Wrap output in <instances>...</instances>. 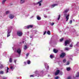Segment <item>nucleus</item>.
<instances>
[{
	"mask_svg": "<svg viewBox=\"0 0 79 79\" xmlns=\"http://www.w3.org/2000/svg\"><path fill=\"white\" fill-rule=\"evenodd\" d=\"M17 53H18L19 55V56H20L21 53V49L20 48H18L17 51Z\"/></svg>",
	"mask_w": 79,
	"mask_h": 79,
	"instance_id": "nucleus-1",
	"label": "nucleus"
},
{
	"mask_svg": "<svg viewBox=\"0 0 79 79\" xmlns=\"http://www.w3.org/2000/svg\"><path fill=\"white\" fill-rule=\"evenodd\" d=\"M17 35L19 37H21L22 36V35H23V32L20 31H17Z\"/></svg>",
	"mask_w": 79,
	"mask_h": 79,
	"instance_id": "nucleus-2",
	"label": "nucleus"
},
{
	"mask_svg": "<svg viewBox=\"0 0 79 79\" xmlns=\"http://www.w3.org/2000/svg\"><path fill=\"white\" fill-rule=\"evenodd\" d=\"M70 42V40H67L65 41L64 45L66 46L67 44H69V43Z\"/></svg>",
	"mask_w": 79,
	"mask_h": 79,
	"instance_id": "nucleus-3",
	"label": "nucleus"
},
{
	"mask_svg": "<svg viewBox=\"0 0 79 79\" xmlns=\"http://www.w3.org/2000/svg\"><path fill=\"white\" fill-rule=\"evenodd\" d=\"M42 1H40V2H38L37 3H36V5H37L39 6H41V5H42Z\"/></svg>",
	"mask_w": 79,
	"mask_h": 79,
	"instance_id": "nucleus-4",
	"label": "nucleus"
},
{
	"mask_svg": "<svg viewBox=\"0 0 79 79\" xmlns=\"http://www.w3.org/2000/svg\"><path fill=\"white\" fill-rule=\"evenodd\" d=\"M15 17V15L13 14H10L9 16V18L10 19H13Z\"/></svg>",
	"mask_w": 79,
	"mask_h": 79,
	"instance_id": "nucleus-5",
	"label": "nucleus"
},
{
	"mask_svg": "<svg viewBox=\"0 0 79 79\" xmlns=\"http://www.w3.org/2000/svg\"><path fill=\"white\" fill-rule=\"evenodd\" d=\"M45 68H46L47 70H48L49 68V66L47 65V63H45L44 64Z\"/></svg>",
	"mask_w": 79,
	"mask_h": 79,
	"instance_id": "nucleus-6",
	"label": "nucleus"
},
{
	"mask_svg": "<svg viewBox=\"0 0 79 79\" xmlns=\"http://www.w3.org/2000/svg\"><path fill=\"white\" fill-rule=\"evenodd\" d=\"M8 33L7 35V37H10V33H11V31L10 30H8L7 31Z\"/></svg>",
	"mask_w": 79,
	"mask_h": 79,
	"instance_id": "nucleus-7",
	"label": "nucleus"
},
{
	"mask_svg": "<svg viewBox=\"0 0 79 79\" xmlns=\"http://www.w3.org/2000/svg\"><path fill=\"white\" fill-rule=\"evenodd\" d=\"M10 69H11L12 71H13V69H15V66L14 65H13V66H11L10 67Z\"/></svg>",
	"mask_w": 79,
	"mask_h": 79,
	"instance_id": "nucleus-8",
	"label": "nucleus"
},
{
	"mask_svg": "<svg viewBox=\"0 0 79 79\" xmlns=\"http://www.w3.org/2000/svg\"><path fill=\"white\" fill-rule=\"evenodd\" d=\"M59 73H60V70H58L56 71V72L55 73V75L56 76L58 75V74H59Z\"/></svg>",
	"mask_w": 79,
	"mask_h": 79,
	"instance_id": "nucleus-9",
	"label": "nucleus"
},
{
	"mask_svg": "<svg viewBox=\"0 0 79 79\" xmlns=\"http://www.w3.org/2000/svg\"><path fill=\"white\" fill-rule=\"evenodd\" d=\"M68 11H69V9H66L64 11V13L65 15V16H66V13H67V12H68Z\"/></svg>",
	"mask_w": 79,
	"mask_h": 79,
	"instance_id": "nucleus-10",
	"label": "nucleus"
},
{
	"mask_svg": "<svg viewBox=\"0 0 79 79\" xmlns=\"http://www.w3.org/2000/svg\"><path fill=\"white\" fill-rule=\"evenodd\" d=\"M65 56V53H62L60 55V57L61 58H63V57H64Z\"/></svg>",
	"mask_w": 79,
	"mask_h": 79,
	"instance_id": "nucleus-11",
	"label": "nucleus"
},
{
	"mask_svg": "<svg viewBox=\"0 0 79 79\" xmlns=\"http://www.w3.org/2000/svg\"><path fill=\"white\" fill-rule=\"evenodd\" d=\"M58 4H52L51 5V8H53V7H55V6H58Z\"/></svg>",
	"mask_w": 79,
	"mask_h": 79,
	"instance_id": "nucleus-12",
	"label": "nucleus"
},
{
	"mask_svg": "<svg viewBox=\"0 0 79 79\" xmlns=\"http://www.w3.org/2000/svg\"><path fill=\"white\" fill-rule=\"evenodd\" d=\"M69 14H68L66 16L65 19H66V21H68V19H69Z\"/></svg>",
	"mask_w": 79,
	"mask_h": 79,
	"instance_id": "nucleus-13",
	"label": "nucleus"
},
{
	"mask_svg": "<svg viewBox=\"0 0 79 79\" xmlns=\"http://www.w3.org/2000/svg\"><path fill=\"white\" fill-rule=\"evenodd\" d=\"M25 3V1L23 0H20V4H23Z\"/></svg>",
	"mask_w": 79,
	"mask_h": 79,
	"instance_id": "nucleus-14",
	"label": "nucleus"
},
{
	"mask_svg": "<svg viewBox=\"0 0 79 79\" xmlns=\"http://www.w3.org/2000/svg\"><path fill=\"white\" fill-rule=\"evenodd\" d=\"M36 73H37V72H35V75L33 74V75H30V77H35V76H36L37 75V74Z\"/></svg>",
	"mask_w": 79,
	"mask_h": 79,
	"instance_id": "nucleus-15",
	"label": "nucleus"
},
{
	"mask_svg": "<svg viewBox=\"0 0 79 79\" xmlns=\"http://www.w3.org/2000/svg\"><path fill=\"white\" fill-rule=\"evenodd\" d=\"M27 29H29L30 27L32 28L33 27V25H30L29 26H27Z\"/></svg>",
	"mask_w": 79,
	"mask_h": 79,
	"instance_id": "nucleus-16",
	"label": "nucleus"
},
{
	"mask_svg": "<svg viewBox=\"0 0 79 79\" xmlns=\"http://www.w3.org/2000/svg\"><path fill=\"white\" fill-rule=\"evenodd\" d=\"M53 52H54V53H57V52H58V50H56V49H54V50H53Z\"/></svg>",
	"mask_w": 79,
	"mask_h": 79,
	"instance_id": "nucleus-17",
	"label": "nucleus"
},
{
	"mask_svg": "<svg viewBox=\"0 0 79 79\" xmlns=\"http://www.w3.org/2000/svg\"><path fill=\"white\" fill-rule=\"evenodd\" d=\"M27 61L28 64H31V61L29 60H27Z\"/></svg>",
	"mask_w": 79,
	"mask_h": 79,
	"instance_id": "nucleus-18",
	"label": "nucleus"
},
{
	"mask_svg": "<svg viewBox=\"0 0 79 79\" xmlns=\"http://www.w3.org/2000/svg\"><path fill=\"white\" fill-rule=\"evenodd\" d=\"M12 61H13V59L11 58H10L9 62L10 63H12Z\"/></svg>",
	"mask_w": 79,
	"mask_h": 79,
	"instance_id": "nucleus-19",
	"label": "nucleus"
},
{
	"mask_svg": "<svg viewBox=\"0 0 79 79\" xmlns=\"http://www.w3.org/2000/svg\"><path fill=\"white\" fill-rule=\"evenodd\" d=\"M79 42H77V44L75 45V47H79Z\"/></svg>",
	"mask_w": 79,
	"mask_h": 79,
	"instance_id": "nucleus-20",
	"label": "nucleus"
},
{
	"mask_svg": "<svg viewBox=\"0 0 79 79\" xmlns=\"http://www.w3.org/2000/svg\"><path fill=\"white\" fill-rule=\"evenodd\" d=\"M6 0H3L2 2V4H5V2H6Z\"/></svg>",
	"mask_w": 79,
	"mask_h": 79,
	"instance_id": "nucleus-21",
	"label": "nucleus"
},
{
	"mask_svg": "<svg viewBox=\"0 0 79 79\" xmlns=\"http://www.w3.org/2000/svg\"><path fill=\"white\" fill-rule=\"evenodd\" d=\"M66 69L68 71H69L71 69V68L70 67H67Z\"/></svg>",
	"mask_w": 79,
	"mask_h": 79,
	"instance_id": "nucleus-22",
	"label": "nucleus"
},
{
	"mask_svg": "<svg viewBox=\"0 0 79 79\" xmlns=\"http://www.w3.org/2000/svg\"><path fill=\"white\" fill-rule=\"evenodd\" d=\"M37 19L38 20H40V19H41V18H40V17L39 16H37Z\"/></svg>",
	"mask_w": 79,
	"mask_h": 79,
	"instance_id": "nucleus-23",
	"label": "nucleus"
},
{
	"mask_svg": "<svg viewBox=\"0 0 79 79\" xmlns=\"http://www.w3.org/2000/svg\"><path fill=\"white\" fill-rule=\"evenodd\" d=\"M70 49V48H65V50H69Z\"/></svg>",
	"mask_w": 79,
	"mask_h": 79,
	"instance_id": "nucleus-24",
	"label": "nucleus"
},
{
	"mask_svg": "<svg viewBox=\"0 0 79 79\" xmlns=\"http://www.w3.org/2000/svg\"><path fill=\"white\" fill-rule=\"evenodd\" d=\"M4 74V72L3 71H0V74Z\"/></svg>",
	"mask_w": 79,
	"mask_h": 79,
	"instance_id": "nucleus-25",
	"label": "nucleus"
},
{
	"mask_svg": "<svg viewBox=\"0 0 79 79\" xmlns=\"http://www.w3.org/2000/svg\"><path fill=\"white\" fill-rule=\"evenodd\" d=\"M8 70H9V68L8 67H7L6 73V74H7V73H8Z\"/></svg>",
	"mask_w": 79,
	"mask_h": 79,
	"instance_id": "nucleus-26",
	"label": "nucleus"
},
{
	"mask_svg": "<svg viewBox=\"0 0 79 79\" xmlns=\"http://www.w3.org/2000/svg\"><path fill=\"white\" fill-rule=\"evenodd\" d=\"M24 50H26L27 48V46L25 45L24 46Z\"/></svg>",
	"mask_w": 79,
	"mask_h": 79,
	"instance_id": "nucleus-27",
	"label": "nucleus"
},
{
	"mask_svg": "<svg viewBox=\"0 0 79 79\" xmlns=\"http://www.w3.org/2000/svg\"><path fill=\"white\" fill-rule=\"evenodd\" d=\"M47 34H48V35H50V31H48L47 32Z\"/></svg>",
	"mask_w": 79,
	"mask_h": 79,
	"instance_id": "nucleus-28",
	"label": "nucleus"
},
{
	"mask_svg": "<svg viewBox=\"0 0 79 79\" xmlns=\"http://www.w3.org/2000/svg\"><path fill=\"white\" fill-rule=\"evenodd\" d=\"M10 11H6V15H8V14H9V13H10Z\"/></svg>",
	"mask_w": 79,
	"mask_h": 79,
	"instance_id": "nucleus-29",
	"label": "nucleus"
},
{
	"mask_svg": "<svg viewBox=\"0 0 79 79\" xmlns=\"http://www.w3.org/2000/svg\"><path fill=\"white\" fill-rule=\"evenodd\" d=\"M60 17H61V15H59L58 16V20H59L60 19Z\"/></svg>",
	"mask_w": 79,
	"mask_h": 79,
	"instance_id": "nucleus-30",
	"label": "nucleus"
},
{
	"mask_svg": "<svg viewBox=\"0 0 79 79\" xmlns=\"http://www.w3.org/2000/svg\"><path fill=\"white\" fill-rule=\"evenodd\" d=\"M79 73H77V74L76 75V77H79Z\"/></svg>",
	"mask_w": 79,
	"mask_h": 79,
	"instance_id": "nucleus-31",
	"label": "nucleus"
},
{
	"mask_svg": "<svg viewBox=\"0 0 79 79\" xmlns=\"http://www.w3.org/2000/svg\"><path fill=\"white\" fill-rule=\"evenodd\" d=\"M54 57V56L52 55H50V57L51 58H53Z\"/></svg>",
	"mask_w": 79,
	"mask_h": 79,
	"instance_id": "nucleus-32",
	"label": "nucleus"
},
{
	"mask_svg": "<svg viewBox=\"0 0 79 79\" xmlns=\"http://www.w3.org/2000/svg\"><path fill=\"white\" fill-rule=\"evenodd\" d=\"M69 61H68L67 62V64L66 65H69Z\"/></svg>",
	"mask_w": 79,
	"mask_h": 79,
	"instance_id": "nucleus-33",
	"label": "nucleus"
},
{
	"mask_svg": "<svg viewBox=\"0 0 79 79\" xmlns=\"http://www.w3.org/2000/svg\"><path fill=\"white\" fill-rule=\"evenodd\" d=\"M63 40V38H62L60 39V42H62Z\"/></svg>",
	"mask_w": 79,
	"mask_h": 79,
	"instance_id": "nucleus-34",
	"label": "nucleus"
},
{
	"mask_svg": "<svg viewBox=\"0 0 79 79\" xmlns=\"http://www.w3.org/2000/svg\"><path fill=\"white\" fill-rule=\"evenodd\" d=\"M3 65H1V66H0V69H2V68H3Z\"/></svg>",
	"mask_w": 79,
	"mask_h": 79,
	"instance_id": "nucleus-35",
	"label": "nucleus"
},
{
	"mask_svg": "<svg viewBox=\"0 0 79 79\" xmlns=\"http://www.w3.org/2000/svg\"><path fill=\"white\" fill-rule=\"evenodd\" d=\"M63 62L64 63H65V62H66V60L65 59H64L63 60Z\"/></svg>",
	"mask_w": 79,
	"mask_h": 79,
	"instance_id": "nucleus-36",
	"label": "nucleus"
},
{
	"mask_svg": "<svg viewBox=\"0 0 79 79\" xmlns=\"http://www.w3.org/2000/svg\"><path fill=\"white\" fill-rule=\"evenodd\" d=\"M73 23V20H70L69 21V23L70 24H72Z\"/></svg>",
	"mask_w": 79,
	"mask_h": 79,
	"instance_id": "nucleus-37",
	"label": "nucleus"
},
{
	"mask_svg": "<svg viewBox=\"0 0 79 79\" xmlns=\"http://www.w3.org/2000/svg\"><path fill=\"white\" fill-rule=\"evenodd\" d=\"M24 29H27V26H26L24 27Z\"/></svg>",
	"mask_w": 79,
	"mask_h": 79,
	"instance_id": "nucleus-38",
	"label": "nucleus"
},
{
	"mask_svg": "<svg viewBox=\"0 0 79 79\" xmlns=\"http://www.w3.org/2000/svg\"><path fill=\"white\" fill-rule=\"evenodd\" d=\"M59 78V77H56L55 78V79H58Z\"/></svg>",
	"mask_w": 79,
	"mask_h": 79,
	"instance_id": "nucleus-39",
	"label": "nucleus"
},
{
	"mask_svg": "<svg viewBox=\"0 0 79 79\" xmlns=\"http://www.w3.org/2000/svg\"><path fill=\"white\" fill-rule=\"evenodd\" d=\"M51 26H53L54 25V23H51Z\"/></svg>",
	"mask_w": 79,
	"mask_h": 79,
	"instance_id": "nucleus-40",
	"label": "nucleus"
},
{
	"mask_svg": "<svg viewBox=\"0 0 79 79\" xmlns=\"http://www.w3.org/2000/svg\"><path fill=\"white\" fill-rule=\"evenodd\" d=\"M46 32H47V31H45V32L44 31V33L43 34V35H45V34H46Z\"/></svg>",
	"mask_w": 79,
	"mask_h": 79,
	"instance_id": "nucleus-41",
	"label": "nucleus"
},
{
	"mask_svg": "<svg viewBox=\"0 0 79 79\" xmlns=\"http://www.w3.org/2000/svg\"><path fill=\"white\" fill-rule=\"evenodd\" d=\"M73 44H71L70 45V47H73Z\"/></svg>",
	"mask_w": 79,
	"mask_h": 79,
	"instance_id": "nucleus-42",
	"label": "nucleus"
},
{
	"mask_svg": "<svg viewBox=\"0 0 79 79\" xmlns=\"http://www.w3.org/2000/svg\"><path fill=\"white\" fill-rule=\"evenodd\" d=\"M71 79V77H68V79Z\"/></svg>",
	"mask_w": 79,
	"mask_h": 79,
	"instance_id": "nucleus-43",
	"label": "nucleus"
},
{
	"mask_svg": "<svg viewBox=\"0 0 79 79\" xmlns=\"http://www.w3.org/2000/svg\"><path fill=\"white\" fill-rule=\"evenodd\" d=\"M29 55V53H27L26 54V56H27Z\"/></svg>",
	"mask_w": 79,
	"mask_h": 79,
	"instance_id": "nucleus-44",
	"label": "nucleus"
},
{
	"mask_svg": "<svg viewBox=\"0 0 79 79\" xmlns=\"http://www.w3.org/2000/svg\"><path fill=\"white\" fill-rule=\"evenodd\" d=\"M16 60H14V62L15 63V64H16Z\"/></svg>",
	"mask_w": 79,
	"mask_h": 79,
	"instance_id": "nucleus-45",
	"label": "nucleus"
},
{
	"mask_svg": "<svg viewBox=\"0 0 79 79\" xmlns=\"http://www.w3.org/2000/svg\"><path fill=\"white\" fill-rule=\"evenodd\" d=\"M30 38H32V35H30Z\"/></svg>",
	"mask_w": 79,
	"mask_h": 79,
	"instance_id": "nucleus-46",
	"label": "nucleus"
},
{
	"mask_svg": "<svg viewBox=\"0 0 79 79\" xmlns=\"http://www.w3.org/2000/svg\"><path fill=\"white\" fill-rule=\"evenodd\" d=\"M44 17L45 18H47V15H44Z\"/></svg>",
	"mask_w": 79,
	"mask_h": 79,
	"instance_id": "nucleus-47",
	"label": "nucleus"
},
{
	"mask_svg": "<svg viewBox=\"0 0 79 79\" xmlns=\"http://www.w3.org/2000/svg\"><path fill=\"white\" fill-rule=\"evenodd\" d=\"M44 72V71H42L41 72V74H42L43 73V72Z\"/></svg>",
	"mask_w": 79,
	"mask_h": 79,
	"instance_id": "nucleus-48",
	"label": "nucleus"
},
{
	"mask_svg": "<svg viewBox=\"0 0 79 79\" xmlns=\"http://www.w3.org/2000/svg\"><path fill=\"white\" fill-rule=\"evenodd\" d=\"M24 64H26V62H24Z\"/></svg>",
	"mask_w": 79,
	"mask_h": 79,
	"instance_id": "nucleus-49",
	"label": "nucleus"
},
{
	"mask_svg": "<svg viewBox=\"0 0 79 79\" xmlns=\"http://www.w3.org/2000/svg\"><path fill=\"white\" fill-rule=\"evenodd\" d=\"M35 32H37V30H35Z\"/></svg>",
	"mask_w": 79,
	"mask_h": 79,
	"instance_id": "nucleus-50",
	"label": "nucleus"
},
{
	"mask_svg": "<svg viewBox=\"0 0 79 79\" xmlns=\"http://www.w3.org/2000/svg\"><path fill=\"white\" fill-rule=\"evenodd\" d=\"M50 42H52V41H50Z\"/></svg>",
	"mask_w": 79,
	"mask_h": 79,
	"instance_id": "nucleus-51",
	"label": "nucleus"
},
{
	"mask_svg": "<svg viewBox=\"0 0 79 79\" xmlns=\"http://www.w3.org/2000/svg\"><path fill=\"white\" fill-rule=\"evenodd\" d=\"M73 21H74V19H73Z\"/></svg>",
	"mask_w": 79,
	"mask_h": 79,
	"instance_id": "nucleus-52",
	"label": "nucleus"
},
{
	"mask_svg": "<svg viewBox=\"0 0 79 79\" xmlns=\"http://www.w3.org/2000/svg\"><path fill=\"white\" fill-rule=\"evenodd\" d=\"M33 17V16L32 17H31V18H32Z\"/></svg>",
	"mask_w": 79,
	"mask_h": 79,
	"instance_id": "nucleus-53",
	"label": "nucleus"
},
{
	"mask_svg": "<svg viewBox=\"0 0 79 79\" xmlns=\"http://www.w3.org/2000/svg\"><path fill=\"white\" fill-rule=\"evenodd\" d=\"M5 54V53H4L3 54V55H4Z\"/></svg>",
	"mask_w": 79,
	"mask_h": 79,
	"instance_id": "nucleus-54",
	"label": "nucleus"
},
{
	"mask_svg": "<svg viewBox=\"0 0 79 79\" xmlns=\"http://www.w3.org/2000/svg\"><path fill=\"white\" fill-rule=\"evenodd\" d=\"M24 41H23V43H24Z\"/></svg>",
	"mask_w": 79,
	"mask_h": 79,
	"instance_id": "nucleus-55",
	"label": "nucleus"
}]
</instances>
